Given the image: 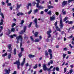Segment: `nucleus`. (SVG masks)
I'll list each match as a JSON object with an SVG mask.
<instances>
[{
    "label": "nucleus",
    "instance_id": "obj_64",
    "mask_svg": "<svg viewBox=\"0 0 74 74\" xmlns=\"http://www.w3.org/2000/svg\"><path fill=\"white\" fill-rule=\"evenodd\" d=\"M64 51H67V49L66 48H64Z\"/></svg>",
    "mask_w": 74,
    "mask_h": 74
},
{
    "label": "nucleus",
    "instance_id": "obj_55",
    "mask_svg": "<svg viewBox=\"0 0 74 74\" xmlns=\"http://www.w3.org/2000/svg\"><path fill=\"white\" fill-rule=\"evenodd\" d=\"M10 37L11 38H14V36H13V35H11L10 36Z\"/></svg>",
    "mask_w": 74,
    "mask_h": 74
},
{
    "label": "nucleus",
    "instance_id": "obj_15",
    "mask_svg": "<svg viewBox=\"0 0 74 74\" xmlns=\"http://www.w3.org/2000/svg\"><path fill=\"white\" fill-rule=\"evenodd\" d=\"M22 52H21L20 53H18V56L19 57V58H21L22 56Z\"/></svg>",
    "mask_w": 74,
    "mask_h": 74
},
{
    "label": "nucleus",
    "instance_id": "obj_43",
    "mask_svg": "<svg viewBox=\"0 0 74 74\" xmlns=\"http://www.w3.org/2000/svg\"><path fill=\"white\" fill-rule=\"evenodd\" d=\"M7 5L8 6H10H10H11V3H8V4H7Z\"/></svg>",
    "mask_w": 74,
    "mask_h": 74
},
{
    "label": "nucleus",
    "instance_id": "obj_59",
    "mask_svg": "<svg viewBox=\"0 0 74 74\" xmlns=\"http://www.w3.org/2000/svg\"><path fill=\"white\" fill-rule=\"evenodd\" d=\"M16 71H14V73L12 74H16Z\"/></svg>",
    "mask_w": 74,
    "mask_h": 74
},
{
    "label": "nucleus",
    "instance_id": "obj_42",
    "mask_svg": "<svg viewBox=\"0 0 74 74\" xmlns=\"http://www.w3.org/2000/svg\"><path fill=\"white\" fill-rule=\"evenodd\" d=\"M36 4V7L37 8H38V7L40 6H39V3H37Z\"/></svg>",
    "mask_w": 74,
    "mask_h": 74
},
{
    "label": "nucleus",
    "instance_id": "obj_49",
    "mask_svg": "<svg viewBox=\"0 0 74 74\" xmlns=\"http://www.w3.org/2000/svg\"><path fill=\"white\" fill-rule=\"evenodd\" d=\"M24 39H25V38H27V39H28L29 38V37H27L26 36H25L24 37Z\"/></svg>",
    "mask_w": 74,
    "mask_h": 74
},
{
    "label": "nucleus",
    "instance_id": "obj_14",
    "mask_svg": "<svg viewBox=\"0 0 74 74\" xmlns=\"http://www.w3.org/2000/svg\"><path fill=\"white\" fill-rule=\"evenodd\" d=\"M1 9L0 8V14L2 17V18L3 19H4V14H3V13H1L0 14V12H1Z\"/></svg>",
    "mask_w": 74,
    "mask_h": 74
},
{
    "label": "nucleus",
    "instance_id": "obj_30",
    "mask_svg": "<svg viewBox=\"0 0 74 74\" xmlns=\"http://www.w3.org/2000/svg\"><path fill=\"white\" fill-rule=\"evenodd\" d=\"M66 55H67L66 54H64V53H63V59H64L66 57Z\"/></svg>",
    "mask_w": 74,
    "mask_h": 74
},
{
    "label": "nucleus",
    "instance_id": "obj_8",
    "mask_svg": "<svg viewBox=\"0 0 74 74\" xmlns=\"http://www.w3.org/2000/svg\"><path fill=\"white\" fill-rule=\"evenodd\" d=\"M60 29H62L63 27V21H62V19H61L60 21Z\"/></svg>",
    "mask_w": 74,
    "mask_h": 74
},
{
    "label": "nucleus",
    "instance_id": "obj_29",
    "mask_svg": "<svg viewBox=\"0 0 74 74\" xmlns=\"http://www.w3.org/2000/svg\"><path fill=\"white\" fill-rule=\"evenodd\" d=\"M11 53L9 54V55L8 56V59H10L11 58Z\"/></svg>",
    "mask_w": 74,
    "mask_h": 74
},
{
    "label": "nucleus",
    "instance_id": "obj_60",
    "mask_svg": "<svg viewBox=\"0 0 74 74\" xmlns=\"http://www.w3.org/2000/svg\"><path fill=\"white\" fill-rule=\"evenodd\" d=\"M17 16H19V15H21V13H17Z\"/></svg>",
    "mask_w": 74,
    "mask_h": 74
},
{
    "label": "nucleus",
    "instance_id": "obj_1",
    "mask_svg": "<svg viewBox=\"0 0 74 74\" xmlns=\"http://www.w3.org/2000/svg\"><path fill=\"white\" fill-rule=\"evenodd\" d=\"M14 64H17V67L18 69H20L19 66H20V65H21V63L20 62L19 59L18 60V61H17L16 62H15L14 63Z\"/></svg>",
    "mask_w": 74,
    "mask_h": 74
},
{
    "label": "nucleus",
    "instance_id": "obj_16",
    "mask_svg": "<svg viewBox=\"0 0 74 74\" xmlns=\"http://www.w3.org/2000/svg\"><path fill=\"white\" fill-rule=\"evenodd\" d=\"M67 3V1H64L62 3V6H64V5H66Z\"/></svg>",
    "mask_w": 74,
    "mask_h": 74
},
{
    "label": "nucleus",
    "instance_id": "obj_2",
    "mask_svg": "<svg viewBox=\"0 0 74 74\" xmlns=\"http://www.w3.org/2000/svg\"><path fill=\"white\" fill-rule=\"evenodd\" d=\"M16 39L17 40L16 41L17 44H18L19 43V40L20 39H21L20 41L22 42L23 40V38H22V35H19L18 37L17 36L16 37Z\"/></svg>",
    "mask_w": 74,
    "mask_h": 74
},
{
    "label": "nucleus",
    "instance_id": "obj_9",
    "mask_svg": "<svg viewBox=\"0 0 74 74\" xmlns=\"http://www.w3.org/2000/svg\"><path fill=\"white\" fill-rule=\"evenodd\" d=\"M4 71L6 73H7V74H10V71H11V70H10V69L9 68L8 70L6 69H5ZM7 73H5L4 74H7Z\"/></svg>",
    "mask_w": 74,
    "mask_h": 74
},
{
    "label": "nucleus",
    "instance_id": "obj_13",
    "mask_svg": "<svg viewBox=\"0 0 74 74\" xmlns=\"http://www.w3.org/2000/svg\"><path fill=\"white\" fill-rule=\"evenodd\" d=\"M29 6H30V7H32V5L31 3H28L27 4V6H26L27 9H29Z\"/></svg>",
    "mask_w": 74,
    "mask_h": 74
},
{
    "label": "nucleus",
    "instance_id": "obj_38",
    "mask_svg": "<svg viewBox=\"0 0 74 74\" xmlns=\"http://www.w3.org/2000/svg\"><path fill=\"white\" fill-rule=\"evenodd\" d=\"M8 33L9 34H11V32L10 31V30L9 29H8Z\"/></svg>",
    "mask_w": 74,
    "mask_h": 74
},
{
    "label": "nucleus",
    "instance_id": "obj_12",
    "mask_svg": "<svg viewBox=\"0 0 74 74\" xmlns=\"http://www.w3.org/2000/svg\"><path fill=\"white\" fill-rule=\"evenodd\" d=\"M43 69L44 71H47V66L45 64H43Z\"/></svg>",
    "mask_w": 74,
    "mask_h": 74
},
{
    "label": "nucleus",
    "instance_id": "obj_37",
    "mask_svg": "<svg viewBox=\"0 0 74 74\" xmlns=\"http://www.w3.org/2000/svg\"><path fill=\"white\" fill-rule=\"evenodd\" d=\"M32 4H33V6H34L35 5V4H36L37 3H36V2L34 1L33 3H32Z\"/></svg>",
    "mask_w": 74,
    "mask_h": 74
},
{
    "label": "nucleus",
    "instance_id": "obj_48",
    "mask_svg": "<svg viewBox=\"0 0 74 74\" xmlns=\"http://www.w3.org/2000/svg\"><path fill=\"white\" fill-rule=\"evenodd\" d=\"M36 1L37 2V3H40V0H36Z\"/></svg>",
    "mask_w": 74,
    "mask_h": 74
},
{
    "label": "nucleus",
    "instance_id": "obj_3",
    "mask_svg": "<svg viewBox=\"0 0 74 74\" xmlns=\"http://www.w3.org/2000/svg\"><path fill=\"white\" fill-rule=\"evenodd\" d=\"M26 29H27V26H24L23 29L24 30H22L20 32V34H23L25 32H26Z\"/></svg>",
    "mask_w": 74,
    "mask_h": 74
},
{
    "label": "nucleus",
    "instance_id": "obj_63",
    "mask_svg": "<svg viewBox=\"0 0 74 74\" xmlns=\"http://www.w3.org/2000/svg\"><path fill=\"white\" fill-rule=\"evenodd\" d=\"M39 39H40V40L42 39V36L41 35L39 36Z\"/></svg>",
    "mask_w": 74,
    "mask_h": 74
},
{
    "label": "nucleus",
    "instance_id": "obj_24",
    "mask_svg": "<svg viewBox=\"0 0 74 74\" xmlns=\"http://www.w3.org/2000/svg\"><path fill=\"white\" fill-rule=\"evenodd\" d=\"M37 66H38V64H35V66H34L33 67V69H37L38 67Z\"/></svg>",
    "mask_w": 74,
    "mask_h": 74
},
{
    "label": "nucleus",
    "instance_id": "obj_19",
    "mask_svg": "<svg viewBox=\"0 0 74 74\" xmlns=\"http://www.w3.org/2000/svg\"><path fill=\"white\" fill-rule=\"evenodd\" d=\"M64 11V9H63L62 10V12L63 13V15H66V11Z\"/></svg>",
    "mask_w": 74,
    "mask_h": 74
},
{
    "label": "nucleus",
    "instance_id": "obj_50",
    "mask_svg": "<svg viewBox=\"0 0 74 74\" xmlns=\"http://www.w3.org/2000/svg\"><path fill=\"white\" fill-rule=\"evenodd\" d=\"M57 24H58V22H56L54 24L55 26H57Z\"/></svg>",
    "mask_w": 74,
    "mask_h": 74
},
{
    "label": "nucleus",
    "instance_id": "obj_35",
    "mask_svg": "<svg viewBox=\"0 0 74 74\" xmlns=\"http://www.w3.org/2000/svg\"><path fill=\"white\" fill-rule=\"evenodd\" d=\"M56 70L58 71H59V68L58 67H56Z\"/></svg>",
    "mask_w": 74,
    "mask_h": 74
},
{
    "label": "nucleus",
    "instance_id": "obj_54",
    "mask_svg": "<svg viewBox=\"0 0 74 74\" xmlns=\"http://www.w3.org/2000/svg\"><path fill=\"white\" fill-rule=\"evenodd\" d=\"M66 68H65L64 69V73H65L66 72Z\"/></svg>",
    "mask_w": 74,
    "mask_h": 74
},
{
    "label": "nucleus",
    "instance_id": "obj_7",
    "mask_svg": "<svg viewBox=\"0 0 74 74\" xmlns=\"http://www.w3.org/2000/svg\"><path fill=\"white\" fill-rule=\"evenodd\" d=\"M34 22V23L35 24V27H36V28H38L39 27L38 25H37V18H35Z\"/></svg>",
    "mask_w": 74,
    "mask_h": 74
},
{
    "label": "nucleus",
    "instance_id": "obj_33",
    "mask_svg": "<svg viewBox=\"0 0 74 74\" xmlns=\"http://www.w3.org/2000/svg\"><path fill=\"white\" fill-rule=\"evenodd\" d=\"M16 25V24L14 23H13V24L12 25V27H14Z\"/></svg>",
    "mask_w": 74,
    "mask_h": 74
},
{
    "label": "nucleus",
    "instance_id": "obj_53",
    "mask_svg": "<svg viewBox=\"0 0 74 74\" xmlns=\"http://www.w3.org/2000/svg\"><path fill=\"white\" fill-rule=\"evenodd\" d=\"M40 14L42 15V14H44V11H41L40 12Z\"/></svg>",
    "mask_w": 74,
    "mask_h": 74
},
{
    "label": "nucleus",
    "instance_id": "obj_5",
    "mask_svg": "<svg viewBox=\"0 0 74 74\" xmlns=\"http://www.w3.org/2000/svg\"><path fill=\"white\" fill-rule=\"evenodd\" d=\"M52 31L51 30H50L49 31L47 32V37L48 38H50L51 37V33Z\"/></svg>",
    "mask_w": 74,
    "mask_h": 74
},
{
    "label": "nucleus",
    "instance_id": "obj_18",
    "mask_svg": "<svg viewBox=\"0 0 74 74\" xmlns=\"http://www.w3.org/2000/svg\"><path fill=\"white\" fill-rule=\"evenodd\" d=\"M48 9H51V8H53L54 7L51 5H49L47 6Z\"/></svg>",
    "mask_w": 74,
    "mask_h": 74
},
{
    "label": "nucleus",
    "instance_id": "obj_4",
    "mask_svg": "<svg viewBox=\"0 0 74 74\" xmlns=\"http://www.w3.org/2000/svg\"><path fill=\"white\" fill-rule=\"evenodd\" d=\"M11 44H9V45L8 46V48L9 49L8 51L10 52V53H12V48H11Z\"/></svg>",
    "mask_w": 74,
    "mask_h": 74
},
{
    "label": "nucleus",
    "instance_id": "obj_44",
    "mask_svg": "<svg viewBox=\"0 0 74 74\" xmlns=\"http://www.w3.org/2000/svg\"><path fill=\"white\" fill-rule=\"evenodd\" d=\"M69 46V47H71V48H73V47L71 46V44H70Z\"/></svg>",
    "mask_w": 74,
    "mask_h": 74
},
{
    "label": "nucleus",
    "instance_id": "obj_26",
    "mask_svg": "<svg viewBox=\"0 0 74 74\" xmlns=\"http://www.w3.org/2000/svg\"><path fill=\"white\" fill-rule=\"evenodd\" d=\"M38 8H39V10H41V9H43L44 7L42 6H39L38 7Z\"/></svg>",
    "mask_w": 74,
    "mask_h": 74
},
{
    "label": "nucleus",
    "instance_id": "obj_32",
    "mask_svg": "<svg viewBox=\"0 0 74 74\" xmlns=\"http://www.w3.org/2000/svg\"><path fill=\"white\" fill-rule=\"evenodd\" d=\"M31 40L32 41H34V39H33V37L32 36H31L30 37Z\"/></svg>",
    "mask_w": 74,
    "mask_h": 74
},
{
    "label": "nucleus",
    "instance_id": "obj_23",
    "mask_svg": "<svg viewBox=\"0 0 74 74\" xmlns=\"http://www.w3.org/2000/svg\"><path fill=\"white\" fill-rule=\"evenodd\" d=\"M16 54V49L15 48L14 49V54L15 55Z\"/></svg>",
    "mask_w": 74,
    "mask_h": 74
},
{
    "label": "nucleus",
    "instance_id": "obj_17",
    "mask_svg": "<svg viewBox=\"0 0 74 74\" xmlns=\"http://www.w3.org/2000/svg\"><path fill=\"white\" fill-rule=\"evenodd\" d=\"M28 56L29 58H34L35 56L34 55H32V54H29L28 55Z\"/></svg>",
    "mask_w": 74,
    "mask_h": 74
},
{
    "label": "nucleus",
    "instance_id": "obj_11",
    "mask_svg": "<svg viewBox=\"0 0 74 74\" xmlns=\"http://www.w3.org/2000/svg\"><path fill=\"white\" fill-rule=\"evenodd\" d=\"M25 60H26L25 58H24L23 59V62H21V66H23L24 65L25 63Z\"/></svg>",
    "mask_w": 74,
    "mask_h": 74
},
{
    "label": "nucleus",
    "instance_id": "obj_20",
    "mask_svg": "<svg viewBox=\"0 0 74 74\" xmlns=\"http://www.w3.org/2000/svg\"><path fill=\"white\" fill-rule=\"evenodd\" d=\"M20 7H21V5H18V4H17L16 10H19V8Z\"/></svg>",
    "mask_w": 74,
    "mask_h": 74
},
{
    "label": "nucleus",
    "instance_id": "obj_46",
    "mask_svg": "<svg viewBox=\"0 0 74 74\" xmlns=\"http://www.w3.org/2000/svg\"><path fill=\"white\" fill-rule=\"evenodd\" d=\"M57 31H59L60 32H61V30H60V29L59 28L57 29Z\"/></svg>",
    "mask_w": 74,
    "mask_h": 74
},
{
    "label": "nucleus",
    "instance_id": "obj_34",
    "mask_svg": "<svg viewBox=\"0 0 74 74\" xmlns=\"http://www.w3.org/2000/svg\"><path fill=\"white\" fill-rule=\"evenodd\" d=\"M32 12V9H31L29 12H28V15H30V14H31Z\"/></svg>",
    "mask_w": 74,
    "mask_h": 74
},
{
    "label": "nucleus",
    "instance_id": "obj_21",
    "mask_svg": "<svg viewBox=\"0 0 74 74\" xmlns=\"http://www.w3.org/2000/svg\"><path fill=\"white\" fill-rule=\"evenodd\" d=\"M38 32H36L34 34V36L35 37H38Z\"/></svg>",
    "mask_w": 74,
    "mask_h": 74
},
{
    "label": "nucleus",
    "instance_id": "obj_40",
    "mask_svg": "<svg viewBox=\"0 0 74 74\" xmlns=\"http://www.w3.org/2000/svg\"><path fill=\"white\" fill-rule=\"evenodd\" d=\"M21 52H23V51H24V48L23 47H21Z\"/></svg>",
    "mask_w": 74,
    "mask_h": 74
},
{
    "label": "nucleus",
    "instance_id": "obj_31",
    "mask_svg": "<svg viewBox=\"0 0 74 74\" xmlns=\"http://www.w3.org/2000/svg\"><path fill=\"white\" fill-rule=\"evenodd\" d=\"M25 22V21L23 20H22L21 22V23L20 24V25H23V23Z\"/></svg>",
    "mask_w": 74,
    "mask_h": 74
},
{
    "label": "nucleus",
    "instance_id": "obj_52",
    "mask_svg": "<svg viewBox=\"0 0 74 74\" xmlns=\"http://www.w3.org/2000/svg\"><path fill=\"white\" fill-rule=\"evenodd\" d=\"M53 60H50V63L51 64H53Z\"/></svg>",
    "mask_w": 74,
    "mask_h": 74
},
{
    "label": "nucleus",
    "instance_id": "obj_22",
    "mask_svg": "<svg viewBox=\"0 0 74 74\" xmlns=\"http://www.w3.org/2000/svg\"><path fill=\"white\" fill-rule=\"evenodd\" d=\"M34 41L35 42H39L40 41V39L39 38L36 39H35Z\"/></svg>",
    "mask_w": 74,
    "mask_h": 74
},
{
    "label": "nucleus",
    "instance_id": "obj_62",
    "mask_svg": "<svg viewBox=\"0 0 74 74\" xmlns=\"http://www.w3.org/2000/svg\"><path fill=\"white\" fill-rule=\"evenodd\" d=\"M72 23H73V22L71 21H69V24H72Z\"/></svg>",
    "mask_w": 74,
    "mask_h": 74
},
{
    "label": "nucleus",
    "instance_id": "obj_51",
    "mask_svg": "<svg viewBox=\"0 0 74 74\" xmlns=\"http://www.w3.org/2000/svg\"><path fill=\"white\" fill-rule=\"evenodd\" d=\"M67 19V17H65V18L64 19V21H66V20Z\"/></svg>",
    "mask_w": 74,
    "mask_h": 74
},
{
    "label": "nucleus",
    "instance_id": "obj_61",
    "mask_svg": "<svg viewBox=\"0 0 74 74\" xmlns=\"http://www.w3.org/2000/svg\"><path fill=\"white\" fill-rule=\"evenodd\" d=\"M56 15H59V12H56Z\"/></svg>",
    "mask_w": 74,
    "mask_h": 74
},
{
    "label": "nucleus",
    "instance_id": "obj_58",
    "mask_svg": "<svg viewBox=\"0 0 74 74\" xmlns=\"http://www.w3.org/2000/svg\"><path fill=\"white\" fill-rule=\"evenodd\" d=\"M0 29H1V30H3V27L2 26H0Z\"/></svg>",
    "mask_w": 74,
    "mask_h": 74
},
{
    "label": "nucleus",
    "instance_id": "obj_45",
    "mask_svg": "<svg viewBox=\"0 0 74 74\" xmlns=\"http://www.w3.org/2000/svg\"><path fill=\"white\" fill-rule=\"evenodd\" d=\"M74 0H69L68 1V3H71V1H74Z\"/></svg>",
    "mask_w": 74,
    "mask_h": 74
},
{
    "label": "nucleus",
    "instance_id": "obj_56",
    "mask_svg": "<svg viewBox=\"0 0 74 74\" xmlns=\"http://www.w3.org/2000/svg\"><path fill=\"white\" fill-rule=\"evenodd\" d=\"M22 42H21L20 44V48H21V47H22Z\"/></svg>",
    "mask_w": 74,
    "mask_h": 74
},
{
    "label": "nucleus",
    "instance_id": "obj_47",
    "mask_svg": "<svg viewBox=\"0 0 74 74\" xmlns=\"http://www.w3.org/2000/svg\"><path fill=\"white\" fill-rule=\"evenodd\" d=\"M68 54H71V52L69 51H67Z\"/></svg>",
    "mask_w": 74,
    "mask_h": 74
},
{
    "label": "nucleus",
    "instance_id": "obj_27",
    "mask_svg": "<svg viewBox=\"0 0 74 74\" xmlns=\"http://www.w3.org/2000/svg\"><path fill=\"white\" fill-rule=\"evenodd\" d=\"M7 53L6 52L5 54H3L2 56L3 57H5V56H7Z\"/></svg>",
    "mask_w": 74,
    "mask_h": 74
},
{
    "label": "nucleus",
    "instance_id": "obj_36",
    "mask_svg": "<svg viewBox=\"0 0 74 74\" xmlns=\"http://www.w3.org/2000/svg\"><path fill=\"white\" fill-rule=\"evenodd\" d=\"M38 11V9H36V10H34V14H36V12Z\"/></svg>",
    "mask_w": 74,
    "mask_h": 74
},
{
    "label": "nucleus",
    "instance_id": "obj_28",
    "mask_svg": "<svg viewBox=\"0 0 74 74\" xmlns=\"http://www.w3.org/2000/svg\"><path fill=\"white\" fill-rule=\"evenodd\" d=\"M32 22H31L30 23L29 25H28V27L30 28L31 27V26H32Z\"/></svg>",
    "mask_w": 74,
    "mask_h": 74
},
{
    "label": "nucleus",
    "instance_id": "obj_57",
    "mask_svg": "<svg viewBox=\"0 0 74 74\" xmlns=\"http://www.w3.org/2000/svg\"><path fill=\"white\" fill-rule=\"evenodd\" d=\"M59 45H56V48H59Z\"/></svg>",
    "mask_w": 74,
    "mask_h": 74
},
{
    "label": "nucleus",
    "instance_id": "obj_6",
    "mask_svg": "<svg viewBox=\"0 0 74 74\" xmlns=\"http://www.w3.org/2000/svg\"><path fill=\"white\" fill-rule=\"evenodd\" d=\"M48 52L49 53V55H50V58L49 59H52V58L53 56H52V50L51 49H49Z\"/></svg>",
    "mask_w": 74,
    "mask_h": 74
},
{
    "label": "nucleus",
    "instance_id": "obj_41",
    "mask_svg": "<svg viewBox=\"0 0 74 74\" xmlns=\"http://www.w3.org/2000/svg\"><path fill=\"white\" fill-rule=\"evenodd\" d=\"M73 70L72 69H71L70 71V74H71L73 73Z\"/></svg>",
    "mask_w": 74,
    "mask_h": 74
},
{
    "label": "nucleus",
    "instance_id": "obj_39",
    "mask_svg": "<svg viewBox=\"0 0 74 74\" xmlns=\"http://www.w3.org/2000/svg\"><path fill=\"white\" fill-rule=\"evenodd\" d=\"M11 31V32H14L15 31V28H12Z\"/></svg>",
    "mask_w": 74,
    "mask_h": 74
},
{
    "label": "nucleus",
    "instance_id": "obj_25",
    "mask_svg": "<svg viewBox=\"0 0 74 74\" xmlns=\"http://www.w3.org/2000/svg\"><path fill=\"white\" fill-rule=\"evenodd\" d=\"M47 14L49 15H51L52 14V13L51 12V11L49 10V12H47Z\"/></svg>",
    "mask_w": 74,
    "mask_h": 74
},
{
    "label": "nucleus",
    "instance_id": "obj_10",
    "mask_svg": "<svg viewBox=\"0 0 74 74\" xmlns=\"http://www.w3.org/2000/svg\"><path fill=\"white\" fill-rule=\"evenodd\" d=\"M55 16V15H53V16H50V21H54L55 20V18H56V17Z\"/></svg>",
    "mask_w": 74,
    "mask_h": 74
}]
</instances>
